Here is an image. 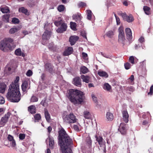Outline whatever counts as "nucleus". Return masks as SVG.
I'll list each match as a JSON object with an SVG mask.
<instances>
[{
    "instance_id": "obj_11",
    "label": "nucleus",
    "mask_w": 153,
    "mask_h": 153,
    "mask_svg": "<svg viewBox=\"0 0 153 153\" xmlns=\"http://www.w3.org/2000/svg\"><path fill=\"white\" fill-rule=\"evenodd\" d=\"M73 83L78 87H80L81 85V81L80 78L79 77H76L74 78Z\"/></svg>"
},
{
    "instance_id": "obj_51",
    "label": "nucleus",
    "mask_w": 153,
    "mask_h": 153,
    "mask_svg": "<svg viewBox=\"0 0 153 153\" xmlns=\"http://www.w3.org/2000/svg\"><path fill=\"white\" fill-rule=\"evenodd\" d=\"M146 116H147V117H150V113L148 112H146V113H143V114L142 115V117L143 118H146Z\"/></svg>"
},
{
    "instance_id": "obj_1",
    "label": "nucleus",
    "mask_w": 153,
    "mask_h": 153,
    "mask_svg": "<svg viewBox=\"0 0 153 153\" xmlns=\"http://www.w3.org/2000/svg\"><path fill=\"white\" fill-rule=\"evenodd\" d=\"M58 133L59 145L62 153H72L71 149L68 147V146L73 143L72 139L63 128L59 131Z\"/></svg>"
},
{
    "instance_id": "obj_23",
    "label": "nucleus",
    "mask_w": 153,
    "mask_h": 153,
    "mask_svg": "<svg viewBox=\"0 0 153 153\" xmlns=\"http://www.w3.org/2000/svg\"><path fill=\"white\" fill-rule=\"evenodd\" d=\"M46 70L50 72H51L53 70V67L50 63H47L45 65Z\"/></svg>"
},
{
    "instance_id": "obj_49",
    "label": "nucleus",
    "mask_w": 153,
    "mask_h": 153,
    "mask_svg": "<svg viewBox=\"0 0 153 153\" xmlns=\"http://www.w3.org/2000/svg\"><path fill=\"white\" fill-rule=\"evenodd\" d=\"M87 143L89 148H90L91 145V140L90 138H88L87 139Z\"/></svg>"
},
{
    "instance_id": "obj_19",
    "label": "nucleus",
    "mask_w": 153,
    "mask_h": 153,
    "mask_svg": "<svg viewBox=\"0 0 153 153\" xmlns=\"http://www.w3.org/2000/svg\"><path fill=\"white\" fill-rule=\"evenodd\" d=\"M44 111L45 112V119L47 121L49 122L50 121L51 119V116L49 114L48 110H47L46 108H45L44 109Z\"/></svg>"
},
{
    "instance_id": "obj_28",
    "label": "nucleus",
    "mask_w": 153,
    "mask_h": 153,
    "mask_svg": "<svg viewBox=\"0 0 153 153\" xmlns=\"http://www.w3.org/2000/svg\"><path fill=\"white\" fill-rule=\"evenodd\" d=\"M15 53L16 55L17 56H22L23 57L25 56V54L23 53H22L20 48H18L16 49L15 51Z\"/></svg>"
},
{
    "instance_id": "obj_13",
    "label": "nucleus",
    "mask_w": 153,
    "mask_h": 153,
    "mask_svg": "<svg viewBox=\"0 0 153 153\" xmlns=\"http://www.w3.org/2000/svg\"><path fill=\"white\" fill-rule=\"evenodd\" d=\"M123 119L124 121L126 123H127L128 121L129 115L127 111L126 110H123L122 111Z\"/></svg>"
},
{
    "instance_id": "obj_42",
    "label": "nucleus",
    "mask_w": 153,
    "mask_h": 153,
    "mask_svg": "<svg viewBox=\"0 0 153 153\" xmlns=\"http://www.w3.org/2000/svg\"><path fill=\"white\" fill-rule=\"evenodd\" d=\"M18 30V28L16 27H13L11 28L9 32L10 33L13 34L15 32H17Z\"/></svg>"
},
{
    "instance_id": "obj_41",
    "label": "nucleus",
    "mask_w": 153,
    "mask_h": 153,
    "mask_svg": "<svg viewBox=\"0 0 153 153\" xmlns=\"http://www.w3.org/2000/svg\"><path fill=\"white\" fill-rule=\"evenodd\" d=\"M87 19L89 20H90L91 19V16L92 15V13L90 10H87Z\"/></svg>"
},
{
    "instance_id": "obj_39",
    "label": "nucleus",
    "mask_w": 153,
    "mask_h": 153,
    "mask_svg": "<svg viewBox=\"0 0 153 153\" xmlns=\"http://www.w3.org/2000/svg\"><path fill=\"white\" fill-rule=\"evenodd\" d=\"M35 122H36L39 120L41 118L40 115L39 114H37L34 116Z\"/></svg>"
},
{
    "instance_id": "obj_18",
    "label": "nucleus",
    "mask_w": 153,
    "mask_h": 153,
    "mask_svg": "<svg viewBox=\"0 0 153 153\" xmlns=\"http://www.w3.org/2000/svg\"><path fill=\"white\" fill-rule=\"evenodd\" d=\"M98 74L101 77L107 78L108 76V73L102 70H99L98 71Z\"/></svg>"
},
{
    "instance_id": "obj_45",
    "label": "nucleus",
    "mask_w": 153,
    "mask_h": 153,
    "mask_svg": "<svg viewBox=\"0 0 153 153\" xmlns=\"http://www.w3.org/2000/svg\"><path fill=\"white\" fill-rule=\"evenodd\" d=\"M128 62L132 64H134V57L133 56H131L129 57L128 59Z\"/></svg>"
},
{
    "instance_id": "obj_40",
    "label": "nucleus",
    "mask_w": 153,
    "mask_h": 153,
    "mask_svg": "<svg viewBox=\"0 0 153 153\" xmlns=\"http://www.w3.org/2000/svg\"><path fill=\"white\" fill-rule=\"evenodd\" d=\"M19 12H21L26 14H27V10L24 7H21L19 8Z\"/></svg>"
},
{
    "instance_id": "obj_21",
    "label": "nucleus",
    "mask_w": 153,
    "mask_h": 153,
    "mask_svg": "<svg viewBox=\"0 0 153 153\" xmlns=\"http://www.w3.org/2000/svg\"><path fill=\"white\" fill-rule=\"evenodd\" d=\"M28 86V85L27 82L26 81H24L22 85V88L23 92H25L27 89Z\"/></svg>"
},
{
    "instance_id": "obj_56",
    "label": "nucleus",
    "mask_w": 153,
    "mask_h": 153,
    "mask_svg": "<svg viewBox=\"0 0 153 153\" xmlns=\"http://www.w3.org/2000/svg\"><path fill=\"white\" fill-rule=\"evenodd\" d=\"M32 71L30 70H28L26 73V75L28 76H31L32 75Z\"/></svg>"
},
{
    "instance_id": "obj_33",
    "label": "nucleus",
    "mask_w": 153,
    "mask_h": 153,
    "mask_svg": "<svg viewBox=\"0 0 153 153\" xmlns=\"http://www.w3.org/2000/svg\"><path fill=\"white\" fill-rule=\"evenodd\" d=\"M134 76L133 75H132L128 79V82L129 84L132 85L134 83Z\"/></svg>"
},
{
    "instance_id": "obj_32",
    "label": "nucleus",
    "mask_w": 153,
    "mask_h": 153,
    "mask_svg": "<svg viewBox=\"0 0 153 153\" xmlns=\"http://www.w3.org/2000/svg\"><path fill=\"white\" fill-rule=\"evenodd\" d=\"M143 9L146 14L147 15L150 14V8L149 7L147 6H144Z\"/></svg>"
},
{
    "instance_id": "obj_58",
    "label": "nucleus",
    "mask_w": 153,
    "mask_h": 153,
    "mask_svg": "<svg viewBox=\"0 0 153 153\" xmlns=\"http://www.w3.org/2000/svg\"><path fill=\"white\" fill-rule=\"evenodd\" d=\"M5 101L4 98L0 95V104H2L4 103Z\"/></svg>"
},
{
    "instance_id": "obj_46",
    "label": "nucleus",
    "mask_w": 153,
    "mask_h": 153,
    "mask_svg": "<svg viewBox=\"0 0 153 153\" xmlns=\"http://www.w3.org/2000/svg\"><path fill=\"white\" fill-rule=\"evenodd\" d=\"M19 21L18 19L16 18H14L12 19V22L14 24H18L19 23Z\"/></svg>"
},
{
    "instance_id": "obj_63",
    "label": "nucleus",
    "mask_w": 153,
    "mask_h": 153,
    "mask_svg": "<svg viewBox=\"0 0 153 153\" xmlns=\"http://www.w3.org/2000/svg\"><path fill=\"white\" fill-rule=\"evenodd\" d=\"M78 5L80 7H83L86 5V4L84 2H81L79 3Z\"/></svg>"
},
{
    "instance_id": "obj_27",
    "label": "nucleus",
    "mask_w": 153,
    "mask_h": 153,
    "mask_svg": "<svg viewBox=\"0 0 153 153\" xmlns=\"http://www.w3.org/2000/svg\"><path fill=\"white\" fill-rule=\"evenodd\" d=\"M103 88L105 90L109 91L111 89V86L108 83H106L104 84Z\"/></svg>"
},
{
    "instance_id": "obj_3",
    "label": "nucleus",
    "mask_w": 153,
    "mask_h": 153,
    "mask_svg": "<svg viewBox=\"0 0 153 153\" xmlns=\"http://www.w3.org/2000/svg\"><path fill=\"white\" fill-rule=\"evenodd\" d=\"M66 96L71 102L74 104H81L85 99L83 93L77 89H70L67 92Z\"/></svg>"
},
{
    "instance_id": "obj_48",
    "label": "nucleus",
    "mask_w": 153,
    "mask_h": 153,
    "mask_svg": "<svg viewBox=\"0 0 153 153\" xmlns=\"http://www.w3.org/2000/svg\"><path fill=\"white\" fill-rule=\"evenodd\" d=\"M48 48L50 49L51 50L54 51L55 49V48L54 46V44L53 43H50L48 45Z\"/></svg>"
},
{
    "instance_id": "obj_57",
    "label": "nucleus",
    "mask_w": 153,
    "mask_h": 153,
    "mask_svg": "<svg viewBox=\"0 0 153 153\" xmlns=\"http://www.w3.org/2000/svg\"><path fill=\"white\" fill-rule=\"evenodd\" d=\"M101 55L104 57L109 59H111V56L108 55L105 53H101Z\"/></svg>"
},
{
    "instance_id": "obj_53",
    "label": "nucleus",
    "mask_w": 153,
    "mask_h": 153,
    "mask_svg": "<svg viewBox=\"0 0 153 153\" xmlns=\"http://www.w3.org/2000/svg\"><path fill=\"white\" fill-rule=\"evenodd\" d=\"M40 104L44 107H47L48 106V104L46 102L45 100H42L40 102Z\"/></svg>"
},
{
    "instance_id": "obj_22",
    "label": "nucleus",
    "mask_w": 153,
    "mask_h": 153,
    "mask_svg": "<svg viewBox=\"0 0 153 153\" xmlns=\"http://www.w3.org/2000/svg\"><path fill=\"white\" fill-rule=\"evenodd\" d=\"M106 117L108 121H111L114 119V116L112 113L110 112H107L106 114Z\"/></svg>"
},
{
    "instance_id": "obj_50",
    "label": "nucleus",
    "mask_w": 153,
    "mask_h": 153,
    "mask_svg": "<svg viewBox=\"0 0 153 153\" xmlns=\"http://www.w3.org/2000/svg\"><path fill=\"white\" fill-rule=\"evenodd\" d=\"M91 97L92 98V99L94 101L95 103H97V98L96 97L95 95L92 94H91Z\"/></svg>"
},
{
    "instance_id": "obj_10",
    "label": "nucleus",
    "mask_w": 153,
    "mask_h": 153,
    "mask_svg": "<svg viewBox=\"0 0 153 153\" xmlns=\"http://www.w3.org/2000/svg\"><path fill=\"white\" fill-rule=\"evenodd\" d=\"M121 16L124 20L128 22H131L134 20L133 17L132 15H130L128 16H127L125 13H121Z\"/></svg>"
},
{
    "instance_id": "obj_60",
    "label": "nucleus",
    "mask_w": 153,
    "mask_h": 153,
    "mask_svg": "<svg viewBox=\"0 0 153 153\" xmlns=\"http://www.w3.org/2000/svg\"><path fill=\"white\" fill-rule=\"evenodd\" d=\"M73 129L76 131H79V128L77 125H75L73 126Z\"/></svg>"
},
{
    "instance_id": "obj_14",
    "label": "nucleus",
    "mask_w": 153,
    "mask_h": 153,
    "mask_svg": "<svg viewBox=\"0 0 153 153\" xmlns=\"http://www.w3.org/2000/svg\"><path fill=\"white\" fill-rule=\"evenodd\" d=\"M126 124L123 123H120L119 128L118 130L122 134H126V129L125 128Z\"/></svg>"
},
{
    "instance_id": "obj_4",
    "label": "nucleus",
    "mask_w": 153,
    "mask_h": 153,
    "mask_svg": "<svg viewBox=\"0 0 153 153\" xmlns=\"http://www.w3.org/2000/svg\"><path fill=\"white\" fill-rule=\"evenodd\" d=\"M63 120L64 122L70 124L76 123L78 120L76 116L72 113L64 116Z\"/></svg>"
},
{
    "instance_id": "obj_17",
    "label": "nucleus",
    "mask_w": 153,
    "mask_h": 153,
    "mask_svg": "<svg viewBox=\"0 0 153 153\" xmlns=\"http://www.w3.org/2000/svg\"><path fill=\"white\" fill-rule=\"evenodd\" d=\"M73 52V48L71 47H68L63 53L64 56H68L71 54Z\"/></svg>"
},
{
    "instance_id": "obj_38",
    "label": "nucleus",
    "mask_w": 153,
    "mask_h": 153,
    "mask_svg": "<svg viewBox=\"0 0 153 153\" xmlns=\"http://www.w3.org/2000/svg\"><path fill=\"white\" fill-rule=\"evenodd\" d=\"M63 23L61 19L58 20L54 22L55 25L57 27H58Z\"/></svg>"
},
{
    "instance_id": "obj_30",
    "label": "nucleus",
    "mask_w": 153,
    "mask_h": 153,
    "mask_svg": "<svg viewBox=\"0 0 153 153\" xmlns=\"http://www.w3.org/2000/svg\"><path fill=\"white\" fill-rule=\"evenodd\" d=\"M81 78L82 79L83 81L87 83H88L89 82V77L88 76H85L82 75L81 76Z\"/></svg>"
},
{
    "instance_id": "obj_20",
    "label": "nucleus",
    "mask_w": 153,
    "mask_h": 153,
    "mask_svg": "<svg viewBox=\"0 0 153 153\" xmlns=\"http://www.w3.org/2000/svg\"><path fill=\"white\" fill-rule=\"evenodd\" d=\"M84 117L86 119H91L92 115L89 111H85L83 113Z\"/></svg>"
},
{
    "instance_id": "obj_2",
    "label": "nucleus",
    "mask_w": 153,
    "mask_h": 153,
    "mask_svg": "<svg viewBox=\"0 0 153 153\" xmlns=\"http://www.w3.org/2000/svg\"><path fill=\"white\" fill-rule=\"evenodd\" d=\"M19 80V77L16 76L14 82L10 84L8 89L7 97L13 102H18L21 99V95L18 85Z\"/></svg>"
},
{
    "instance_id": "obj_12",
    "label": "nucleus",
    "mask_w": 153,
    "mask_h": 153,
    "mask_svg": "<svg viewBox=\"0 0 153 153\" xmlns=\"http://www.w3.org/2000/svg\"><path fill=\"white\" fill-rule=\"evenodd\" d=\"M67 27V25L65 23H62L60 27L56 30V31L58 33H62L66 30Z\"/></svg>"
},
{
    "instance_id": "obj_8",
    "label": "nucleus",
    "mask_w": 153,
    "mask_h": 153,
    "mask_svg": "<svg viewBox=\"0 0 153 153\" xmlns=\"http://www.w3.org/2000/svg\"><path fill=\"white\" fill-rule=\"evenodd\" d=\"M10 115L11 113L8 112L1 118L0 121V127H3L8 122Z\"/></svg>"
},
{
    "instance_id": "obj_16",
    "label": "nucleus",
    "mask_w": 153,
    "mask_h": 153,
    "mask_svg": "<svg viewBox=\"0 0 153 153\" xmlns=\"http://www.w3.org/2000/svg\"><path fill=\"white\" fill-rule=\"evenodd\" d=\"M125 31L127 38L128 40L132 39V33L130 29L129 28H127L126 29Z\"/></svg>"
},
{
    "instance_id": "obj_64",
    "label": "nucleus",
    "mask_w": 153,
    "mask_h": 153,
    "mask_svg": "<svg viewBox=\"0 0 153 153\" xmlns=\"http://www.w3.org/2000/svg\"><path fill=\"white\" fill-rule=\"evenodd\" d=\"M153 93V85H152L150 89V92L148 93V94L149 95H152Z\"/></svg>"
},
{
    "instance_id": "obj_5",
    "label": "nucleus",
    "mask_w": 153,
    "mask_h": 153,
    "mask_svg": "<svg viewBox=\"0 0 153 153\" xmlns=\"http://www.w3.org/2000/svg\"><path fill=\"white\" fill-rule=\"evenodd\" d=\"M118 41L120 43L124 44L125 43L126 39L124 32V28L123 26H121L119 27L118 29Z\"/></svg>"
},
{
    "instance_id": "obj_6",
    "label": "nucleus",
    "mask_w": 153,
    "mask_h": 153,
    "mask_svg": "<svg viewBox=\"0 0 153 153\" xmlns=\"http://www.w3.org/2000/svg\"><path fill=\"white\" fill-rule=\"evenodd\" d=\"M12 47L10 44L4 39L2 40L0 45V48L2 51L6 52L8 50L11 49Z\"/></svg>"
},
{
    "instance_id": "obj_31",
    "label": "nucleus",
    "mask_w": 153,
    "mask_h": 153,
    "mask_svg": "<svg viewBox=\"0 0 153 153\" xmlns=\"http://www.w3.org/2000/svg\"><path fill=\"white\" fill-rule=\"evenodd\" d=\"M47 139H48L49 140V146L51 147H52L54 144V141L53 137H50L49 136Z\"/></svg>"
},
{
    "instance_id": "obj_43",
    "label": "nucleus",
    "mask_w": 153,
    "mask_h": 153,
    "mask_svg": "<svg viewBox=\"0 0 153 153\" xmlns=\"http://www.w3.org/2000/svg\"><path fill=\"white\" fill-rule=\"evenodd\" d=\"M38 101V98L36 96L33 95L30 99V102H36Z\"/></svg>"
},
{
    "instance_id": "obj_29",
    "label": "nucleus",
    "mask_w": 153,
    "mask_h": 153,
    "mask_svg": "<svg viewBox=\"0 0 153 153\" xmlns=\"http://www.w3.org/2000/svg\"><path fill=\"white\" fill-rule=\"evenodd\" d=\"M73 18L77 22L78 21H80L81 19V16L80 14L74 15L73 16Z\"/></svg>"
},
{
    "instance_id": "obj_25",
    "label": "nucleus",
    "mask_w": 153,
    "mask_h": 153,
    "mask_svg": "<svg viewBox=\"0 0 153 153\" xmlns=\"http://www.w3.org/2000/svg\"><path fill=\"white\" fill-rule=\"evenodd\" d=\"M6 87V85L4 83L0 82V93H4Z\"/></svg>"
},
{
    "instance_id": "obj_61",
    "label": "nucleus",
    "mask_w": 153,
    "mask_h": 153,
    "mask_svg": "<svg viewBox=\"0 0 153 153\" xmlns=\"http://www.w3.org/2000/svg\"><path fill=\"white\" fill-rule=\"evenodd\" d=\"M7 139L10 142L12 141V140H14L13 137L10 134L8 135L7 137Z\"/></svg>"
},
{
    "instance_id": "obj_15",
    "label": "nucleus",
    "mask_w": 153,
    "mask_h": 153,
    "mask_svg": "<svg viewBox=\"0 0 153 153\" xmlns=\"http://www.w3.org/2000/svg\"><path fill=\"white\" fill-rule=\"evenodd\" d=\"M78 39L79 37L77 36H71L69 39L71 45H74Z\"/></svg>"
},
{
    "instance_id": "obj_35",
    "label": "nucleus",
    "mask_w": 153,
    "mask_h": 153,
    "mask_svg": "<svg viewBox=\"0 0 153 153\" xmlns=\"http://www.w3.org/2000/svg\"><path fill=\"white\" fill-rule=\"evenodd\" d=\"M70 27L73 30L76 31V25L75 23L71 22H70Z\"/></svg>"
},
{
    "instance_id": "obj_62",
    "label": "nucleus",
    "mask_w": 153,
    "mask_h": 153,
    "mask_svg": "<svg viewBox=\"0 0 153 153\" xmlns=\"http://www.w3.org/2000/svg\"><path fill=\"white\" fill-rule=\"evenodd\" d=\"M127 89L130 91L133 92L134 91V88L132 86L128 87H127Z\"/></svg>"
},
{
    "instance_id": "obj_9",
    "label": "nucleus",
    "mask_w": 153,
    "mask_h": 153,
    "mask_svg": "<svg viewBox=\"0 0 153 153\" xmlns=\"http://www.w3.org/2000/svg\"><path fill=\"white\" fill-rule=\"evenodd\" d=\"M51 32L50 31L46 30L44 34L42 35V38L43 41L42 43L43 45H45L46 43H45V41L48 40L51 37Z\"/></svg>"
},
{
    "instance_id": "obj_7",
    "label": "nucleus",
    "mask_w": 153,
    "mask_h": 153,
    "mask_svg": "<svg viewBox=\"0 0 153 153\" xmlns=\"http://www.w3.org/2000/svg\"><path fill=\"white\" fill-rule=\"evenodd\" d=\"M95 137L100 146L103 148V151L105 153L106 152V146L105 141L103 140L102 137L100 136H97L96 135Z\"/></svg>"
},
{
    "instance_id": "obj_24",
    "label": "nucleus",
    "mask_w": 153,
    "mask_h": 153,
    "mask_svg": "<svg viewBox=\"0 0 153 153\" xmlns=\"http://www.w3.org/2000/svg\"><path fill=\"white\" fill-rule=\"evenodd\" d=\"M28 111L31 114H34L36 113V107L34 105H31L28 107Z\"/></svg>"
},
{
    "instance_id": "obj_55",
    "label": "nucleus",
    "mask_w": 153,
    "mask_h": 153,
    "mask_svg": "<svg viewBox=\"0 0 153 153\" xmlns=\"http://www.w3.org/2000/svg\"><path fill=\"white\" fill-rule=\"evenodd\" d=\"M114 16L116 19L117 25H119L120 23V20L119 18L115 14H114Z\"/></svg>"
},
{
    "instance_id": "obj_54",
    "label": "nucleus",
    "mask_w": 153,
    "mask_h": 153,
    "mask_svg": "<svg viewBox=\"0 0 153 153\" xmlns=\"http://www.w3.org/2000/svg\"><path fill=\"white\" fill-rule=\"evenodd\" d=\"M10 144L11 146L12 147H15L16 146V141L14 140L10 142Z\"/></svg>"
},
{
    "instance_id": "obj_47",
    "label": "nucleus",
    "mask_w": 153,
    "mask_h": 153,
    "mask_svg": "<svg viewBox=\"0 0 153 153\" xmlns=\"http://www.w3.org/2000/svg\"><path fill=\"white\" fill-rule=\"evenodd\" d=\"M124 66L126 69L128 70L131 68V65L129 63L127 62L124 64Z\"/></svg>"
},
{
    "instance_id": "obj_34",
    "label": "nucleus",
    "mask_w": 153,
    "mask_h": 153,
    "mask_svg": "<svg viewBox=\"0 0 153 153\" xmlns=\"http://www.w3.org/2000/svg\"><path fill=\"white\" fill-rule=\"evenodd\" d=\"M114 31L112 30H110L108 31L106 33V35L110 38L113 37L114 35Z\"/></svg>"
},
{
    "instance_id": "obj_52",
    "label": "nucleus",
    "mask_w": 153,
    "mask_h": 153,
    "mask_svg": "<svg viewBox=\"0 0 153 153\" xmlns=\"http://www.w3.org/2000/svg\"><path fill=\"white\" fill-rule=\"evenodd\" d=\"M25 134H20L19 135V137L20 140H23L25 139Z\"/></svg>"
},
{
    "instance_id": "obj_36",
    "label": "nucleus",
    "mask_w": 153,
    "mask_h": 153,
    "mask_svg": "<svg viewBox=\"0 0 153 153\" xmlns=\"http://www.w3.org/2000/svg\"><path fill=\"white\" fill-rule=\"evenodd\" d=\"M1 10L3 13H7L10 11L7 7L1 8Z\"/></svg>"
},
{
    "instance_id": "obj_59",
    "label": "nucleus",
    "mask_w": 153,
    "mask_h": 153,
    "mask_svg": "<svg viewBox=\"0 0 153 153\" xmlns=\"http://www.w3.org/2000/svg\"><path fill=\"white\" fill-rule=\"evenodd\" d=\"M4 39L5 40L7 43H8V42L12 43L13 42V40L11 38H8Z\"/></svg>"
},
{
    "instance_id": "obj_37",
    "label": "nucleus",
    "mask_w": 153,
    "mask_h": 153,
    "mask_svg": "<svg viewBox=\"0 0 153 153\" xmlns=\"http://www.w3.org/2000/svg\"><path fill=\"white\" fill-rule=\"evenodd\" d=\"M10 16L8 14H5L4 15L3 17V20L4 21L7 22H8L9 21Z\"/></svg>"
},
{
    "instance_id": "obj_26",
    "label": "nucleus",
    "mask_w": 153,
    "mask_h": 153,
    "mask_svg": "<svg viewBox=\"0 0 153 153\" xmlns=\"http://www.w3.org/2000/svg\"><path fill=\"white\" fill-rule=\"evenodd\" d=\"M88 69L85 66H82L80 68V71L81 73L85 74L88 72Z\"/></svg>"
},
{
    "instance_id": "obj_44",
    "label": "nucleus",
    "mask_w": 153,
    "mask_h": 153,
    "mask_svg": "<svg viewBox=\"0 0 153 153\" xmlns=\"http://www.w3.org/2000/svg\"><path fill=\"white\" fill-rule=\"evenodd\" d=\"M65 9L64 6L63 5H60L58 7V10L59 12L63 11Z\"/></svg>"
}]
</instances>
